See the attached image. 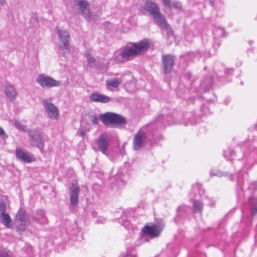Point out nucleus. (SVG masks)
Returning <instances> with one entry per match:
<instances>
[{
    "mask_svg": "<svg viewBox=\"0 0 257 257\" xmlns=\"http://www.w3.org/2000/svg\"><path fill=\"white\" fill-rule=\"evenodd\" d=\"M167 118L165 115H161L158 117L156 122L153 124H150L147 126L141 128L135 135L133 139V147L135 150H140L143 146L146 145H151L153 141L160 140V137L155 136V132L152 130L153 127L157 125L159 127H165L167 124L165 119Z\"/></svg>",
    "mask_w": 257,
    "mask_h": 257,
    "instance_id": "1",
    "label": "nucleus"
},
{
    "mask_svg": "<svg viewBox=\"0 0 257 257\" xmlns=\"http://www.w3.org/2000/svg\"><path fill=\"white\" fill-rule=\"evenodd\" d=\"M150 40L144 39L138 43H130L122 47L121 51L125 61L130 60L132 57L136 56L147 51L150 48Z\"/></svg>",
    "mask_w": 257,
    "mask_h": 257,
    "instance_id": "2",
    "label": "nucleus"
},
{
    "mask_svg": "<svg viewBox=\"0 0 257 257\" xmlns=\"http://www.w3.org/2000/svg\"><path fill=\"white\" fill-rule=\"evenodd\" d=\"M99 118L104 125H110L113 127L122 125L126 123L124 117L112 112H106L100 114L99 115Z\"/></svg>",
    "mask_w": 257,
    "mask_h": 257,
    "instance_id": "3",
    "label": "nucleus"
},
{
    "mask_svg": "<svg viewBox=\"0 0 257 257\" xmlns=\"http://www.w3.org/2000/svg\"><path fill=\"white\" fill-rule=\"evenodd\" d=\"M238 171H240V170L238 169ZM210 175L211 177L213 176H217V177H222V176H225V177H229V179L231 180H233V177H236V181H237V186L238 188H240V190L238 191L237 192V196L238 198V199H241L242 198L244 197V194L243 193L242 190V184L243 183L242 180V176L240 175V172H238L236 174H230L227 172H223L217 170H214V169H211L210 171Z\"/></svg>",
    "mask_w": 257,
    "mask_h": 257,
    "instance_id": "4",
    "label": "nucleus"
},
{
    "mask_svg": "<svg viewBox=\"0 0 257 257\" xmlns=\"http://www.w3.org/2000/svg\"><path fill=\"white\" fill-rule=\"evenodd\" d=\"M58 35L59 49L64 55L69 54L70 52V36L66 30L56 29Z\"/></svg>",
    "mask_w": 257,
    "mask_h": 257,
    "instance_id": "5",
    "label": "nucleus"
},
{
    "mask_svg": "<svg viewBox=\"0 0 257 257\" xmlns=\"http://www.w3.org/2000/svg\"><path fill=\"white\" fill-rule=\"evenodd\" d=\"M36 82L42 88L48 89L59 86L61 82L45 74H39L36 79Z\"/></svg>",
    "mask_w": 257,
    "mask_h": 257,
    "instance_id": "6",
    "label": "nucleus"
},
{
    "mask_svg": "<svg viewBox=\"0 0 257 257\" xmlns=\"http://www.w3.org/2000/svg\"><path fill=\"white\" fill-rule=\"evenodd\" d=\"M16 222L18 224L17 228L19 231H23L29 223V219L26 216L25 209L20 208L16 216Z\"/></svg>",
    "mask_w": 257,
    "mask_h": 257,
    "instance_id": "7",
    "label": "nucleus"
},
{
    "mask_svg": "<svg viewBox=\"0 0 257 257\" xmlns=\"http://www.w3.org/2000/svg\"><path fill=\"white\" fill-rule=\"evenodd\" d=\"M29 136L32 145L38 148L42 153L44 152V143L42 141V136L36 130H31L29 132Z\"/></svg>",
    "mask_w": 257,
    "mask_h": 257,
    "instance_id": "8",
    "label": "nucleus"
},
{
    "mask_svg": "<svg viewBox=\"0 0 257 257\" xmlns=\"http://www.w3.org/2000/svg\"><path fill=\"white\" fill-rule=\"evenodd\" d=\"M42 104L49 118L51 119H57L58 118L59 112L58 108L49 99H44L42 101Z\"/></svg>",
    "mask_w": 257,
    "mask_h": 257,
    "instance_id": "9",
    "label": "nucleus"
},
{
    "mask_svg": "<svg viewBox=\"0 0 257 257\" xmlns=\"http://www.w3.org/2000/svg\"><path fill=\"white\" fill-rule=\"evenodd\" d=\"M99 150L103 154L107 155V152L110 144V140L106 133H103L99 136L96 141Z\"/></svg>",
    "mask_w": 257,
    "mask_h": 257,
    "instance_id": "10",
    "label": "nucleus"
},
{
    "mask_svg": "<svg viewBox=\"0 0 257 257\" xmlns=\"http://www.w3.org/2000/svg\"><path fill=\"white\" fill-rule=\"evenodd\" d=\"M164 227V226L161 224H154L152 226H145L142 230L144 235H148L151 238H154L160 235Z\"/></svg>",
    "mask_w": 257,
    "mask_h": 257,
    "instance_id": "11",
    "label": "nucleus"
},
{
    "mask_svg": "<svg viewBox=\"0 0 257 257\" xmlns=\"http://www.w3.org/2000/svg\"><path fill=\"white\" fill-rule=\"evenodd\" d=\"M144 9L152 16H162L158 5L154 2L147 1L144 4Z\"/></svg>",
    "mask_w": 257,
    "mask_h": 257,
    "instance_id": "12",
    "label": "nucleus"
},
{
    "mask_svg": "<svg viewBox=\"0 0 257 257\" xmlns=\"http://www.w3.org/2000/svg\"><path fill=\"white\" fill-rule=\"evenodd\" d=\"M192 209L187 205H181L177 209V215L174 218L176 223L178 222V219H183L187 218L189 214H191Z\"/></svg>",
    "mask_w": 257,
    "mask_h": 257,
    "instance_id": "13",
    "label": "nucleus"
},
{
    "mask_svg": "<svg viewBox=\"0 0 257 257\" xmlns=\"http://www.w3.org/2000/svg\"><path fill=\"white\" fill-rule=\"evenodd\" d=\"M174 57L171 54L162 56V63L166 73L171 71L174 65Z\"/></svg>",
    "mask_w": 257,
    "mask_h": 257,
    "instance_id": "14",
    "label": "nucleus"
},
{
    "mask_svg": "<svg viewBox=\"0 0 257 257\" xmlns=\"http://www.w3.org/2000/svg\"><path fill=\"white\" fill-rule=\"evenodd\" d=\"M80 192L79 187L75 184H72L70 187V204L72 206H76L78 203V195Z\"/></svg>",
    "mask_w": 257,
    "mask_h": 257,
    "instance_id": "15",
    "label": "nucleus"
},
{
    "mask_svg": "<svg viewBox=\"0 0 257 257\" xmlns=\"http://www.w3.org/2000/svg\"><path fill=\"white\" fill-rule=\"evenodd\" d=\"M213 34L214 35V44L211 45V46L215 50H216L220 45V42L218 39L220 37L225 36L224 30L221 28H215L213 30Z\"/></svg>",
    "mask_w": 257,
    "mask_h": 257,
    "instance_id": "16",
    "label": "nucleus"
},
{
    "mask_svg": "<svg viewBox=\"0 0 257 257\" xmlns=\"http://www.w3.org/2000/svg\"><path fill=\"white\" fill-rule=\"evenodd\" d=\"M16 157L24 163H30L33 161V157L29 152L24 151L21 148H17L16 150Z\"/></svg>",
    "mask_w": 257,
    "mask_h": 257,
    "instance_id": "17",
    "label": "nucleus"
},
{
    "mask_svg": "<svg viewBox=\"0 0 257 257\" xmlns=\"http://www.w3.org/2000/svg\"><path fill=\"white\" fill-rule=\"evenodd\" d=\"M157 25L163 30H165L168 35L172 33L171 28L167 23L165 17H153Z\"/></svg>",
    "mask_w": 257,
    "mask_h": 257,
    "instance_id": "18",
    "label": "nucleus"
},
{
    "mask_svg": "<svg viewBox=\"0 0 257 257\" xmlns=\"http://www.w3.org/2000/svg\"><path fill=\"white\" fill-rule=\"evenodd\" d=\"M157 25L163 30H165L168 35L172 33L171 28L167 23L165 17H153Z\"/></svg>",
    "mask_w": 257,
    "mask_h": 257,
    "instance_id": "19",
    "label": "nucleus"
},
{
    "mask_svg": "<svg viewBox=\"0 0 257 257\" xmlns=\"http://www.w3.org/2000/svg\"><path fill=\"white\" fill-rule=\"evenodd\" d=\"M157 25L163 30H165L168 35L172 33L171 28L167 23L165 17H153Z\"/></svg>",
    "mask_w": 257,
    "mask_h": 257,
    "instance_id": "20",
    "label": "nucleus"
},
{
    "mask_svg": "<svg viewBox=\"0 0 257 257\" xmlns=\"http://www.w3.org/2000/svg\"><path fill=\"white\" fill-rule=\"evenodd\" d=\"M90 100L92 102L107 103L111 100V98L105 95L99 93H92L89 97Z\"/></svg>",
    "mask_w": 257,
    "mask_h": 257,
    "instance_id": "21",
    "label": "nucleus"
},
{
    "mask_svg": "<svg viewBox=\"0 0 257 257\" xmlns=\"http://www.w3.org/2000/svg\"><path fill=\"white\" fill-rule=\"evenodd\" d=\"M34 221L39 224H45L48 223V219L45 215V212L43 210H38L36 214L33 216Z\"/></svg>",
    "mask_w": 257,
    "mask_h": 257,
    "instance_id": "22",
    "label": "nucleus"
},
{
    "mask_svg": "<svg viewBox=\"0 0 257 257\" xmlns=\"http://www.w3.org/2000/svg\"><path fill=\"white\" fill-rule=\"evenodd\" d=\"M5 93L7 97L11 101H13L16 98L17 92L13 85L8 84L6 86Z\"/></svg>",
    "mask_w": 257,
    "mask_h": 257,
    "instance_id": "23",
    "label": "nucleus"
},
{
    "mask_svg": "<svg viewBox=\"0 0 257 257\" xmlns=\"http://www.w3.org/2000/svg\"><path fill=\"white\" fill-rule=\"evenodd\" d=\"M123 213L124 214H122L118 219V222L125 228L130 229L133 227V225L130 220L128 219L127 215L130 214V213L128 212H124Z\"/></svg>",
    "mask_w": 257,
    "mask_h": 257,
    "instance_id": "24",
    "label": "nucleus"
},
{
    "mask_svg": "<svg viewBox=\"0 0 257 257\" xmlns=\"http://www.w3.org/2000/svg\"><path fill=\"white\" fill-rule=\"evenodd\" d=\"M114 63H124L125 61L123 58L121 49L115 51L113 57L110 59Z\"/></svg>",
    "mask_w": 257,
    "mask_h": 257,
    "instance_id": "25",
    "label": "nucleus"
},
{
    "mask_svg": "<svg viewBox=\"0 0 257 257\" xmlns=\"http://www.w3.org/2000/svg\"><path fill=\"white\" fill-rule=\"evenodd\" d=\"M0 218L2 223L5 225L7 228L11 227L10 224L12 223V219L8 213H2L0 214Z\"/></svg>",
    "mask_w": 257,
    "mask_h": 257,
    "instance_id": "26",
    "label": "nucleus"
},
{
    "mask_svg": "<svg viewBox=\"0 0 257 257\" xmlns=\"http://www.w3.org/2000/svg\"><path fill=\"white\" fill-rule=\"evenodd\" d=\"M248 201L251 205V216L253 217L257 212V197L252 195L248 199Z\"/></svg>",
    "mask_w": 257,
    "mask_h": 257,
    "instance_id": "27",
    "label": "nucleus"
},
{
    "mask_svg": "<svg viewBox=\"0 0 257 257\" xmlns=\"http://www.w3.org/2000/svg\"><path fill=\"white\" fill-rule=\"evenodd\" d=\"M184 118L188 119L191 124H196L199 122L198 117L192 112H187L184 114Z\"/></svg>",
    "mask_w": 257,
    "mask_h": 257,
    "instance_id": "28",
    "label": "nucleus"
},
{
    "mask_svg": "<svg viewBox=\"0 0 257 257\" xmlns=\"http://www.w3.org/2000/svg\"><path fill=\"white\" fill-rule=\"evenodd\" d=\"M122 173V172L121 170H119L118 173H117L115 177V179L116 180V183H117L118 185H124L125 183V181L124 179V178H125V175H121Z\"/></svg>",
    "mask_w": 257,
    "mask_h": 257,
    "instance_id": "29",
    "label": "nucleus"
},
{
    "mask_svg": "<svg viewBox=\"0 0 257 257\" xmlns=\"http://www.w3.org/2000/svg\"><path fill=\"white\" fill-rule=\"evenodd\" d=\"M202 208V204L199 201L195 200L193 202V212L195 213H201Z\"/></svg>",
    "mask_w": 257,
    "mask_h": 257,
    "instance_id": "30",
    "label": "nucleus"
},
{
    "mask_svg": "<svg viewBox=\"0 0 257 257\" xmlns=\"http://www.w3.org/2000/svg\"><path fill=\"white\" fill-rule=\"evenodd\" d=\"M121 81L120 79L114 78L112 80L106 81V85L113 88H116L121 83Z\"/></svg>",
    "mask_w": 257,
    "mask_h": 257,
    "instance_id": "31",
    "label": "nucleus"
},
{
    "mask_svg": "<svg viewBox=\"0 0 257 257\" xmlns=\"http://www.w3.org/2000/svg\"><path fill=\"white\" fill-rule=\"evenodd\" d=\"M193 191L195 193V195L197 196V194L196 193V191L198 192V195L199 196H201L204 193V190L202 188L201 186L199 185L196 184L193 186L192 188Z\"/></svg>",
    "mask_w": 257,
    "mask_h": 257,
    "instance_id": "32",
    "label": "nucleus"
},
{
    "mask_svg": "<svg viewBox=\"0 0 257 257\" xmlns=\"http://www.w3.org/2000/svg\"><path fill=\"white\" fill-rule=\"evenodd\" d=\"M78 6L79 9L82 11L84 12L87 9L88 6V3L85 1H79L78 2Z\"/></svg>",
    "mask_w": 257,
    "mask_h": 257,
    "instance_id": "33",
    "label": "nucleus"
},
{
    "mask_svg": "<svg viewBox=\"0 0 257 257\" xmlns=\"http://www.w3.org/2000/svg\"><path fill=\"white\" fill-rule=\"evenodd\" d=\"M12 252L6 249H0V257H11Z\"/></svg>",
    "mask_w": 257,
    "mask_h": 257,
    "instance_id": "34",
    "label": "nucleus"
},
{
    "mask_svg": "<svg viewBox=\"0 0 257 257\" xmlns=\"http://www.w3.org/2000/svg\"><path fill=\"white\" fill-rule=\"evenodd\" d=\"M174 8L179 10H181L182 9V6L180 2H176L172 3L171 4V8Z\"/></svg>",
    "mask_w": 257,
    "mask_h": 257,
    "instance_id": "35",
    "label": "nucleus"
},
{
    "mask_svg": "<svg viewBox=\"0 0 257 257\" xmlns=\"http://www.w3.org/2000/svg\"><path fill=\"white\" fill-rule=\"evenodd\" d=\"M7 211V205L5 202L0 203V214L6 213Z\"/></svg>",
    "mask_w": 257,
    "mask_h": 257,
    "instance_id": "36",
    "label": "nucleus"
},
{
    "mask_svg": "<svg viewBox=\"0 0 257 257\" xmlns=\"http://www.w3.org/2000/svg\"><path fill=\"white\" fill-rule=\"evenodd\" d=\"M87 61L89 67H92L94 66L95 60L93 57L91 56V57L88 58Z\"/></svg>",
    "mask_w": 257,
    "mask_h": 257,
    "instance_id": "37",
    "label": "nucleus"
},
{
    "mask_svg": "<svg viewBox=\"0 0 257 257\" xmlns=\"http://www.w3.org/2000/svg\"><path fill=\"white\" fill-rule=\"evenodd\" d=\"M90 121L93 124H98V117L96 115H91L90 116Z\"/></svg>",
    "mask_w": 257,
    "mask_h": 257,
    "instance_id": "38",
    "label": "nucleus"
},
{
    "mask_svg": "<svg viewBox=\"0 0 257 257\" xmlns=\"http://www.w3.org/2000/svg\"><path fill=\"white\" fill-rule=\"evenodd\" d=\"M248 189L257 190V181L251 183L248 186Z\"/></svg>",
    "mask_w": 257,
    "mask_h": 257,
    "instance_id": "39",
    "label": "nucleus"
},
{
    "mask_svg": "<svg viewBox=\"0 0 257 257\" xmlns=\"http://www.w3.org/2000/svg\"><path fill=\"white\" fill-rule=\"evenodd\" d=\"M163 5L166 7H168L171 9V0H161Z\"/></svg>",
    "mask_w": 257,
    "mask_h": 257,
    "instance_id": "40",
    "label": "nucleus"
},
{
    "mask_svg": "<svg viewBox=\"0 0 257 257\" xmlns=\"http://www.w3.org/2000/svg\"><path fill=\"white\" fill-rule=\"evenodd\" d=\"M228 153H230L231 158L233 159L234 155L235 154V151L234 150H230L228 151H225L224 153V157L226 158V159H228V158H227V154Z\"/></svg>",
    "mask_w": 257,
    "mask_h": 257,
    "instance_id": "41",
    "label": "nucleus"
},
{
    "mask_svg": "<svg viewBox=\"0 0 257 257\" xmlns=\"http://www.w3.org/2000/svg\"><path fill=\"white\" fill-rule=\"evenodd\" d=\"M224 72L226 75H231L233 72V69L232 68L224 69Z\"/></svg>",
    "mask_w": 257,
    "mask_h": 257,
    "instance_id": "42",
    "label": "nucleus"
},
{
    "mask_svg": "<svg viewBox=\"0 0 257 257\" xmlns=\"http://www.w3.org/2000/svg\"><path fill=\"white\" fill-rule=\"evenodd\" d=\"M207 79L209 80V83L207 86V88L209 89L212 87V86L213 85L212 77H208V78H207Z\"/></svg>",
    "mask_w": 257,
    "mask_h": 257,
    "instance_id": "43",
    "label": "nucleus"
},
{
    "mask_svg": "<svg viewBox=\"0 0 257 257\" xmlns=\"http://www.w3.org/2000/svg\"><path fill=\"white\" fill-rule=\"evenodd\" d=\"M14 124L15 126L17 127L18 128H21L22 124L20 123H19L18 121H15Z\"/></svg>",
    "mask_w": 257,
    "mask_h": 257,
    "instance_id": "44",
    "label": "nucleus"
},
{
    "mask_svg": "<svg viewBox=\"0 0 257 257\" xmlns=\"http://www.w3.org/2000/svg\"><path fill=\"white\" fill-rule=\"evenodd\" d=\"M84 56L86 58V59L92 56L90 52L88 51H86L85 52Z\"/></svg>",
    "mask_w": 257,
    "mask_h": 257,
    "instance_id": "45",
    "label": "nucleus"
},
{
    "mask_svg": "<svg viewBox=\"0 0 257 257\" xmlns=\"http://www.w3.org/2000/svg\"><path fill=\"white\" fill-rule=\"evenodd\" d=\"M120 153L121 156H124L125 154L124 146H123L120 150Z\"/></svg>",
    "mask_w": 257,
    "mask_h": 257,
    "instance_id": "46",
    "label": "nucleus"
},
{
    "mask_svg": "<svg viewBox=\"0 0 257 257\" xmlns=\"http://www.w3.org/2000/svg\"><path fill=\"white\" fill-rule=\"evenodd\" d=\"M188 55L189 56L191 57H198V54H195L194 53H193V52L189 53L188 54Z\"/></svg>",
    "mask_w": 257,
    "mask_h": 257,
    "instance_id": "47",
    "label": "nucleus"
},
{
    "mask_svg": "<svg viewBox=\"0 0 257 257\" xmlns=\"http://www.w3.org/2000/svg\"><path fill=\"white\" fill-rule=\"evenodd\" d=\"M105 219H98L97 220V223H104V222L103 221H104Z\"/></svg>",
    "mask_w": 257,
    "mask_h": 257,
    "instance_id": "48",
    "label": "nucleus"
},
{
    "mask_svg": "<svg viewBox=\"0 0 257 257\" xmlns=\"http://www.w3.org/2000/svg\"><path fill=\"white\" fill-rule=\"evenodd\" d=\"M5 135V132L4 130L0 127V135Z\"/></svg>",
    "mask_w": 257,
    "mask_h": 257,
    "instance_id": "49",
    "label": "nucleus"
},
{
    "mask_svg": "<svg viewBox=\"0 0 257 257\" xmlns=\"http://www.w3.org/2000/svg\"><path fill=\"white\" fill-rule=\"evenodd\" d=\"M209 2H210L211 5L213 6V5H214V3L215 1V0H209Z\"/></svg>",
    "mask_w": 257,
    "mask_h": 257,
    "instance_id": "50",
    "label": "nucleus"
},
{
    "mask_svg": "<svg viewBox=\"0 0 257 257\" xmlns=\"http://www.w3.org/2000/svg\"><path fill=\"white\" fill-rule=\"evenodd\" d=\"M5 3V0H0V4L4 5Z\"/></svg>",
    "mask_w": 257,
    "mask_h": 257,
    "instance_id": "51",
    "label": "nucleus"
},
{
    "mask_svg": "<svg viewBox=\"0 0 257 257\" xmlns=\"http://www.w3.org/2000/svg\"><path fill=\"white\" fill-rule=\"evenodd\" d=\"M91 18V17H86V21L88 22H89L90 21Z\"/></svg>",
    "mask_w": 257,
    "mask_h": 257,
    "instance_id": "52",
    "label": "nucleus"
},
{
    "mask_svg": "<svg viewBox=\"0 0 257 257\" xmlns=\"http://www.w3.org/2000/svg\"><path fill=\"white\" fill-rule=\"evenodd\" d=\"M248 43L250 45H251L252 43H253V41H250H250H248Z\"/></svg>",
    "mask_w": 257,
    "mask_h": 257,
    "instance_id": "53",
    "label": "nucleus"
},
{
    "mask_svg": "<svg viewBox=\"0 0 257 257\" xmlns=\"http://www.w3.org/2000/svg\"><path fill=\"white\" fill-rule=\"evenodd\" d=\"M192 100H194V98L193 97V98H189L188 101L190 102V101H192Z\"/></svg>",
    "mask_w": 257,
    "mask_h": 257,
    "instance_id": "54",
    "label": "nucleus"
},
{
    "mask_svg": "<svg viewBox=\"0 0 257 257\" xmlns=\"http://www.w3.org/2000/svg\"><path fill=\"white\" fill-rule=\"evenodd\" d=\"M205 85V80H203L202 83H201V85L202 86H204Z\"/></svg>",
    "mask_w": 257,
    "mask_h": 257,
    "instance_id": "55",
    "label": "nucleus"
},
{
    "mask_svg": "<svg viewBox=\"0 0 257 257\" xmlns=\"http://www.w3.org/2000/svg\"><path fill=\"white\" fill-rule=\"evenodd\" d=\"M240 163V159H239V160H238V161H237L236 162V164H238V163Z\"/></svg>",
    "mask_w": 257,
    "mask_h": 257,
    "instance_id": "56",
    "label": "nucleus"
}]
</instances>
